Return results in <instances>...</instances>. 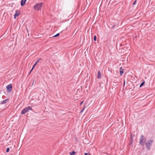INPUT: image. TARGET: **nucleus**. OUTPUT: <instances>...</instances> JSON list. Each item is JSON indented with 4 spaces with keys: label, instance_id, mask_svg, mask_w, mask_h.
<instances>
[{
    "label": "nucleus",
    "instance_id": "obj_1",
    "mask_svg": "<svg viewBox=\"0 0 155 155\" xmlns=\"http://www.w3.org/2000/svg\"><path fill=\"white\" fill-rule=\"evenodd\" d=\"M43 3H38L34 6V8L35 10L37 11H40L41 10V7L43 5Z\"/></svg>",
    "mask_w": 155,
    "mask_h": 155
},
{
    "label": "nucleus",
    "instance_id": "obj_2",
    "mask_svg": "<svg viewBox=\"0 0 155 155\" xmlns=\"http://www.w3.org/2000/svg\"><path fill=\"white\" fill-rule=\"evenodd\" d=\"M32 108L30 106L26 107L24 109L21 111V114H24L28 112L29 110H31Z\"/></svg>",
    "mask_w": 155,
    "mask_h": 155
},
{
    "label": "nucleus",
    "instance_id": "obj_3",
    "mask_svg": "<svg viewBox=\"0 0 155 155\" xmlns=\"http://www.w3.org/2000/svg\"><path fill=\"white\" fill-rule=\"evenodd\" d=\"M153 141L152 140H148L146 143V147L148 150H149L150 148V146L151 145L152 143H153Z\"/></svg>",
    "mask_w": 155,
    "mask_h": 155
},
{
    "label": "nucleus",
    "instance_id": "obj_4",
    "mask_svg": "<svg viewBox=\"0 0 155 155\" xmlns=\"http://www.w3.org/2000/svg\"><path fill=\"white\" fill-rule=\"evenodd\" d=\"M140 143L142 145H143L144 144V142L146 141V139L143 137V136L142 135L141 136L140 138Z\"/></svg>",
    "mask_w": 155,
    "mask_h": 155
},
{
    "label": "nucleus",
    "instance_id": "obj_5",
    "mask_svg": "<svg viewBox=\"0 0 155 155\" xmlns=\"http://www.w3.org/2000/svg\"><path fill=\"white\" fill-rule=\"evenodd\" d=\"M20 11L16 10L15 11V13L14 15V18L15 19H16V17L19 16L21 14Z\"/></svg>",
    "mask_w": 155,
    "mask_h": 155
},
{
    "label": "nucleus",
    "instance_id": "obj_6",
    "mask_svg": "<svg viewBox=\"0 0 155 155\" xmlns=\"http://www.w3.org/2000/svg\"><path fill=\"white\" fill-rule=\"evenodd\" d=\"M7 89V91L8 92L10 93L12 90V85L11 84H10L6 87Z\"/></svg>",
    "mask_w": 155,
    "mask_h": 155
},
{
    "label": "nucleus",
    "instance_id": "obj_7",
    "mask_svg": "<svg viewBox=\"0 0 155 155\" xmlns=\"http://www.w3.org/2000/svg\"><path fill=\"white\" fill-rule=\"evenodd\" d=\"M27 0H22L21 1V6H23L25 4Z\"/></svg>",
    "mask_w": 155,
    "mask_h": 155
},
{
    "label": "nucleus",
    "instance_id": "obj_8",
    "mask_svg": "<svg viewBox=\"0 0 155 155\" xmlns=\"http://www.w3.org/2000/svg\"><path fill=\"white\" fill-rule=\"evenodd\" d=\"M124 73L123 69L122 67H120V75H122Z\"/></svg>",
    "mask_w": 155,
    "mask_h": 155
},
{
    "label": "nucleus",
    "instance_id": "obj_9",
    "mask_svg": "<svg viewBox=\"0 0 155 155\" xmlns=\"http://www.w3.org/2000/svg\"><path fill=\"white\" fill-rule=\"evenodd\" d=\"M101 74L100 71H98V74H97V77L98 79H99L101 78Z\"/></svg>",
    "mask_w": 155,
    "mask_h": 155
},
{
    "label": "nucleus",
    "instance_id": "obj_10",
    "mask_svg": "<svg viewBox=\"0 0 155 155\" xmlns=\"http://www.w3.org/2000/svg\"><path fill=\"white\" fill-rule=\"evenodd\" d=\"M8 99H6L3 101L2 103V104H4L6 103L8 101Z\"/></svg>",
    "mask_w": 155,
    "mask_h": 155
},
{
    "label": "nucleus",
    "instance_id": "obj_11",
    "mask_svg": "<svg viewBox=\"0 0 155 155\" xmlns=\"http://www.w3.org/2000/svg\"><path fill=\"white\" fill-rule=\"evenodd\" d=\"M76 153V152L74 151H73L72 152L70 153V154L71 155H74Z\"/></svg>",
    "mask_w": 155,
    "mask_h": 155
},
{
    "label": "nucleus",
    "instance_id": "obj_12",
    "mask_svg": "<svg viewBox=\"0 0 155 155\" xmlns=\"http://www.w3.org/2000/svg\"><path fill=\"white\" fill-rule=\"evenodd\" d=\"M39 62V60H37L35 63V64L33 65V66H34L35 67V66H36V64H37V63Z\"/></svg>",
    "mask_w": 155,
    "mask_h": 155
},
{
    "label": "nucleus",
    "instance_id": "obj_13",
    "mask_svg": "<svg viewBox=\"0 0 155 155\" xmlns=\"http://www.w3.org/2000/svg\"><path fill=\"white\" fill-rule=\"evenodd\" d=\"M59 35V33H58L55 35L53 36V37H56L58 36Z\"/></svg>",
    "mask_w": 155,
    "mask_h": 155
},
{
    "label": "nucleus",
    "instance_id": "obj_14",
    "mask_svg": "<svg viewBox=\"0 0 155 155\" xmlns=\"http://www.w3.org/2000/svg\"><path fill=\"white\" fill-rule=\"evenodd\" d=\"M145 83V82H143L140 85V87H141Z\"/></svg>",
    "mask_w": 155,
    "mask_h": 155
},
{
    "label": "nucleus",
    "instance_id": "obj_15",
    "mask_svg": "<svg viewBox=\"0 0 155 155\" xmlns=\"http://www.w3.org/2000/svg\"><path fill=\"white\" fill-rule=\"evenodd\" d=\"M35 67L34 66H33V67H32V69H31V71H30V72H29V74H30L31 73V72L33 70V69H34V68H35Z\"/></svg>",
    "mask_w": 155,
    "mask_h": 155
},
{
    "label": "nucleus",
    "instance_id": "obj_16",
    "mask_svg": "<svg viewBox=\"0 0 155 155\" xmlns=\"http://www.w3.org/2000/svg\"><path fill=\"white\" fill-rule=\"evenodd\" d=\"M84 155H91L90 153H85Z\"/></svg>",
    "mask_w": 155,
    "mask_h": 155
},
{
    "label": "nucleus",
    "instance_id": "obj_17",
    "mask_svg": "<svg viewBox=\"0 0 155 155\" xmlns=\"http://www.w3.org/2000/svg\"><path fill=\"white\" fill-rule=\"evenodd\" d=\"M9 151V148H8L6 149V152H8Z\"/></svg>",
    "mask_w": 155,
    "mask_h": 155
},
{
    "label": "nucleus",
    "instance_id": "obj_18",
    "mask_svg": "<svg viewBox=\"0 0 155 155\" xmlns=\"http://www.w3.org/2000/svg\"><path fill=\"white\" fill-rule=\"evenodd\" d=\"M96 35H95L94 36V41H96Z\"/></svg>",
    "mask_w": 155,
    "mask_h": 155
},
{
    "label": "nucleus",
    "instance_id": "obj_19",
    "mask_svg": "<svg viewBox=\"0 0 155 155\" xmlns=\"http://www.w3.org/2000/svg\"><path fill=\"white\" fill-rule=\"evenodd\" d=\"M136 1H136V0H135V1L133 3V5H134L135 4V3H136Z\"/></svg>",
    "mask_w": 155,
    "mask_h": 155
},
{
    "label": "nucleus",
    "instance_id": "obj_20",
    "mask_svg": "<svg viewBox=\"0 0 155 155\" xmlns=\"http://www.w3.org/2000/svg\"><path fill=\"white\" fill-rule=\"evenodd\" d=\"M84 108H85V107H84V108H83V109L81 111V113H82L83 111V110H84Z\"/></svg>",
    "mask_w": 155,
    "mask_h": 155
},
{
    "label": "nucleus",
    "instance_id": "obj_21",
    "mask_svg": "<svg viewBox=\"0 0 155 155\" xmlns=\"http://www.w3.org/2000/svg\"><path fill=\"white\" fill-rule=\"evenodd\" d=\"M84 102V101H82L81 103H80V105H81Z\"/></svg>",
    "mask_w": 155,
    "mask_h": 155
},
{
    "label": "nucleus",
    "instance_id": "obj_22",
    "mask_svg": "<svg viewBox=\"0 0 155 155\" xmlns=\"http://www.w3.org/2000/svg\"><path fill=\"white\" fill-rule=\"evenodd\" d=\"M41 60V58H40L38 60H39V61L40 60Z\"/></svg>",
    "mask_w": 155,
    "mask_h": 155
},
{
    "label": "nucleus",
    "instance_id": "obj_23",
    "mask_svg": "<svg viewBox=\"0 0 155 155\" xmlns=\"http://www.w3.org/2000/svg\"><path fill=\"white\" fill-rule=\"evenodd\" d=\"M125 84V81H124V84Z\"/></svg>",
    "mask_w": 155,
    "mask_h": 155
}]
</instances>
